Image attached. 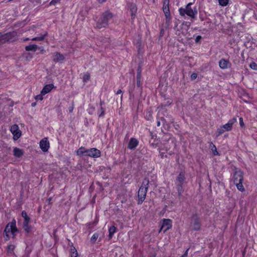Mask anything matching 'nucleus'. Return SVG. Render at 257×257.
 <instances>
[{"instance_id": "obj_19", "label": "nucleus", "mask_w": 257, "mask_h": 257, "mask_svg": "<svg viewBox=\"0 0 257 257\" xmlns=\"http://www.w3.org/2000/svg\"><path fill=\"white\" fill-rule=\"evenodd\" d=\"M13 152L14 155L17 158H20L24 155L23 151L17 147L14 148Z\"/></svg>"}, {"instance_id": "obj_40", "label": "nucleus", "mask_w": 257, "mask_h": 257, "mask_svg": "<svg viewBox=\"0 0 257 257\" xmlns=\"http://www.w3.org/2000/svg\"><path fill=\"white\" fill-rule=\"evenodd\" d=\"M4 44V39L2 35V33H0V45Z\"/></svg>"}, {"instance_id": "obj_51", "label": "nucleus", "mask_w": 257, "mask_h": 257, "mask_svg": "<svg viewBox=\"0 0 257 257\" xmlns=\"http://www.w3.org/2000/svg\"><path fill=\"white\" fill-rule=\"evenodd\" d=\"M157 125H158V126H160V121H158V122H157Z\"/></svg>"}, {"instance_id": "obj_35", "label": "nucleus", "mask_w": 257, "mask_h": 257, "mask_svg": "<svg viewBox=\"0 0 257 257\" xmlns=\"http://www.w3.org/2000/svg\"><path fill=\"white\" fill-rule=\"evenodd\" d=\"M43 99V94H42L41 93V94L36 95L35 97V99L37 100H42Z\"/></svg>"}, {"instance_id": "obj_52", "label": "nucleus", "mask_w": 257, "mask_h": 257, "mask_svg": "<svg viewBox=\"0 0 257 257\" xmlns=\"http://www.w3.org/2000/svg\"><path fill=\"white\" fill-rule=\"evenodd\" d=\"M81 16V13H80L79 15V18H80Z\"/></svg>"}, {"instance_id": "obj_15", "label": "nucleus", "mask_w": 257, "mask_h": 257, "mask_svg": "<svg viewBox=\"0 0 257 257\" xmlns=\"http://www.w3.org/2000/svg\"><path fill=\"white\" fill-rule=\"evenodd\" d=\"M64 57L62 54L58 52H55L53 56V60L55 62H62Z\"/></svg>"}, {"instance_id": "obj_48", "label": "nucleus", "mask_w": 257, "mask_h": 257, "mask_svg": "<svg viewBox=\"0 0 257 257\" xmlns=\"http://www.w3.org/2000/svg\"><path fill=\"white\" fill-rule=\"evenodd\" d=\"M36 102H33L32 103V106H35L36 105Z\"/></svg>"}, {"instance_id": "obj_54", "label": "nucleus", "mask_w": 257, "mask_h": 257, "mask_svg": "<svg viewBox=\"0 0 257 257\" xmlns=\"http://www.w3.org/2000/svg\"><path fill=\"white\" fill-rule=\"evenodd\" d=\"M84 16H85L84 15H83V16H82V20L84 19Z\"/></svg>"}, {"instance_id": "obj_23", "label": "nucleus", "mask_w": 257, "mask_h": 257, "mask_svg": "<svg viewBox=\"0 0 257 257\" xmlns=\"http://www.w3.org/2000/svg\"><path fill=\"white\" fill-rule=\"evenodd\" d=\"M47 35V32H45L44 34L41 35L40 36L33 38L31 40L32 41H43Z\"/></svg>"}, {"instance_id": "obj_14", "label": "nucleus", "mask_w": 257, "mask_h": 257, "mask_svg": "<svg viewBox=\"0 0 257 257\" xmlns=\"http://www.w3.org/2000/svg\"><path fill=\"white\" fill-rule=\"evenodd\" d=\"M163 11L167 18H169L170 15L169 10V2L164 1L163 6Z\"/></svg>"}, {"instance_id": "obj_45", "label": "nucleus", "mask_w": 257, "mask_h": 257, "mask_svg": "<svg viewBox=\"0 0 257 257\" xmlns=\"http://www.w3.org/2000/svg\"><path fill=\"white\" fill-rule=\"evenodd\" d=\"M189 248H187V250L185 251V252H184V253L183 254V255L185 257H187V255H188V250H189Z\"/></svg>"}, {"instance_id": "obj_29", "label": "nucleus", "mask_w": 257, "mask_h": 257, "mask_svg": "<svg viewBox=\"0 0 257 257\" xmlns=\"http://www.w3.org/2000/svg\"><path fill=\"white\" fill-rule=\"evenodd\" d=\"M219 5L222 7L226 6L228 3L229 0H218Z\"/></svg>"}, {"instance_id": "obj_26", "label": "nucleus", "mask_w": 257, "mask_h": 257, "mask_svg": "<svg viewBox=\"0 0 257 257\" xmlns=\"http://www.w3.org/2000/svg\"><path fill=\"white\" fill-rule=\"evenodd\" d=\"M15 248V246L13 244H10L7 247V251L8 253L10 254H13L14 253V250Z\"/></svg>"}, {"instance_id": "obj_11", "label": "nucleus", "mask_w": 257, "mask_h": 257, "mask_svg": "<svg viewBox=\"0 0 257 257\" xmlns=\"http://www.w3.org/2000/svg\"><path fill=\"white\" fill-rule=\"evenodd\" d=\"M40 147L41 150L44 152H47L49 148V142L47 138L42 139L40 142Z\"/></svg>"}, {"instance_id": "obj_6", "label": "nucleus", "mask_w": 257, "mask_h": 257, "mask_svg": "<svg viewBox=\"0 0 257 257\" xmlns=\"http://www.w3.org/2000/svg\"><path fill=\"white\" fill-rule=\"evenodd\" d=\"M4 44L6 43H12L15 41L17 39V33L15 31H12L7 33H2Z\"/></svg>"}, {"instance_id": "obj_12", "label": "nucleus", "mask_w": 257, "mask_h": 257, "mask_svg": "<svg viewBox=\"0 0 257 257\" xmlns=\"http://www.w3.org/2000/svg\"><path fill=\"white\" fill-rule=\"evenodd\" d=\"M237 121L236 118H233L227 122L226 124L222 125L225 131H230L232 130L233 124Z\"/></svg>"}, {"instance_id": "obj_31", "label": "nucleus", "mask_w": 257, "mask_h": 257, "mask_svg": "<svg viewBox=\"0 0 257 257\" xmlns=\"http://www.w3.org/2000/svg\"><path fill=\"white\" fill-rule=\"evenodd\" d=\"M249 67L253 70H257V64L255 62H251L249 65Z\"/></svg>"}, {"instance_id": "obj_20", "label": "nucleus", "mask_w": 257, "mask_h": 257, "mask_svg": "<svg viewBox=\"0 0 257 257\" xmlns=\"http://www.w3.org/2000/svg\"><path fill=\"white\" fill-rule=\"evenodd\" d=\"M38 48V46L35 44L29 45L26 46L25 50L27 51H34L36 52Z\"/></svg>"}, {"instance_id": "obj_22", "label": "nucleus", "mask_w": 257, "mask_h": 257, "mask_svg": "<svg viewBox=\"0 0 257 257\" xmlns=\"http://www.w3.org/2000/svg\"><path fill=\"white\" fill-rule=\"evenodd\" d=\"M70 254L71 257H77L78 256V252L76 248L73 247L71 246L70 250Z\"/></svg>"}, {"instance_id": "obj_30", "label": "nucleus", "mask_w": 257, "mask_h": 257, "mask_svg": "<svg viewBox=\"0 0 257 257\" xmlns=\"http://www.w3.org/2000/svg\"><path fill=\"white\" fill-rule=\"evenodd\" d=\"M224 132H225V131L223 127L222 126V125L217 130V136H219L222 134H223Z\"/></svg>"}, {"instance_id": "obj_27", "label": "nucleus", "mask_w": 257, "mask_h": 257, "mask_svg": "<svg viewBox=\"0 0 257 257\" xmlns=\"http://www.w3.org/2000/svg\"><path fill=\"white\" fill-rule=\"evenodd\" d=\"M237 189L240 191H244V188L242 185V182H237V183L234 184Z\"/></svg>"}, {"instance_id": "obj_9", "label": "nucleus", "mask_w": 257, "mask_h": 257, "mask_svg": "<svg viewBox=\"0 0 257 257\" xmlns=\"http://www.w3.org/2000/svg\"><path fill=\"white\" fill-rule=\"evenodd\" d=\"M191 227L195 230H199L200 229L201 224L197 216L193 215L192 217Z\"/></svg>"}, {"instance_id": "obj_17", "label": "nucleus", "mask_w": 257, "mask_h": 257, "mask_svg": "<svg viewBox=\"0 0 257 257\" xmlns=\"http://www.w3.org/2000/svg\"><path fill=\"white\" fill-rule=\"evenodd\" d=\"M138 145V140L135 138H131L128 144V148L132 150L135 149Z\"/></svg>"}, {"instance_id": "obj_43", "label": "nucleus", "mask_w": 257, "mask_h": 257, "mask_svg": "<svg viewBox=\"0 0 257 257\" xmlns=\"http://www.w3.org/2000/svg\"><path fill=\"white\" fill-rule=\"evenodd\" d=\"M239 124L241 127H243L244 125V122L243 121V118L242 117L239 118Z\"/></svg>"}, {"instance_id": "obj_13", "label": "nucleus", "mask_w": 257, "mask_h": 257, "mask_svg": "<svg viewBox=\"0 0 257 257\" xmlns=\"http://www.w3.org/2000/svg\"><path fill=\"white\" fill-rule=\"evenodd\" d=\"M219 65L221 69H226L229 68L231 64L229 61L224 59H221L219 62Z\"/></svg>"}, {"instance_id": "obj_8", "label": "nucleus", "mask_w": 257, "mask_h": 257, "mask_svg": "<svg viewBox=\"0 0 257 257\" xmlns=\"http://www.w3.org/2000/svg\"><path fill=\"white\" fill-rule=\"evenodd\" d=\"M11 133L13 135V139L14 140H17L20 138L22 133L21 131L19 130L18 125L15 124L13 125L10 130Z\"/></svg>"}, {"instance_id": "obj_36", "label": "nucleus", "mask_w": 257, "mask_h": 257, "mask_svg": "<svg viewBox=\"0 0 257 257\" xmlns=\"http://www.w3.org/2000/svg\"><path fill=\"white\" fill-rule=\"evenodd\" d=\"M30 221V218L29 216H27L24 219V221L23 224H29Z\"/></svg>"}, {"instance_id": "obj_25", "label": "nucleus", "mask_w": 257, "mask_h": 257, "mask_svg": "<svg viewBox=\"0 0 257 257\" xmlns=\"http://www.w3.org/2000/svg\"><path fill=\"white\" fill-rule=\"evenodd\" d=\"M90 74L88 73H85L84 74L82 77V80L84 83L87 82L90 79Z\"/></svg>"}, {"instance_id": "obj_21", "label": "nucleus", "mask_w": 257, "mask_h": 257, "mask_svg": "<svg viewBox=\"0 0 257 257\" xmlns=\"http://www.w3.org/2000/svg\"><path fill=\"white\" fill-rule=\"evenodd\" d=\"M130 11L131 12V17L132 19H134L137 12V7L135 5H131L130 6Z\"/></svg>"}, {"instance_id": "obj_53", "label": "nucleus", "mask_w": 257, "mask_h": 257, "mask_svg": "<svg viewBox=\"0 0 257 257\" xmlns=\"http://www.w3.org/2000/svg\"><path fill=\"white\" fill-rule=\"evenodd\" d=\"M160 153L161 154V155H162V157H163V153H162V152H161V151H160Z\"/></svg>"}, {"instance_id": "obj_34", "label": "nucleus", "mask_w": 257, "mask_h": 257, "mask_svg": "<svg viewBox=\"0 0 257 257\" xmlns=\"http://www.w3.org/2000/svg\"><path fill=\"white\" fill-rule=\"evenodd\" d=\"M104 114V110L102 107H101L99 110V114H98L99 117L103 116Z\"/></svg>"}, {"instance_id": "obj_16", "label": "nucleus", "mask_w": 257, "mask_h": 257, "mask_svg": "<svg viewBox=\"0 0 257 257\" xmlns=\"http://www.w3.org/2000/svg\"><path fill=\"white\" fill-rule=\"evenodd\" d=\"M53 87L54 85L52 84H47L43 87L41 93L42 94L45 95L50 92Z\"/></svg>"}, {"instance_id": "obj_49", "label": "nucleus", "mask_w": 257, "mask_h": 257, "mask_svg": "<svg viewBox=\"0 0 257 257\" xmlns=\"http://www.w3.org/2000/svg\"><path fill=\"white\" fill-rule=\"evenodd\" d=\"M30 40V39L29 38H26L25 39H24V41H29V40Z\"/></svg>"}, {"instance_id": "obj_50", "label": "nucleus", "mask_w": 257, "mask_h": 257, "mask_svg": "<svg viewBox=\"0 0 257 257\" xmlns=\"http://www.w3.org/2000/svg\"><path fill=\"white\" fill-rule=\"evenodd\" d=\"M51 199H52V198H51V197H50V198H49L47 200V201L49 202V203H50V201H51Z\"/></svg>"}, {"instance_id": "obj_38", "label": "nucleus", "mask_w": 257, "mask_h": 257, "mask_svg": "<svg viewBox=\"0 0 257 257\" xmlns=\"http://www.w3.org/2000/svg\"><path fill=\"white\" fill-rule=\"evenodd\" d=\"M177 184V190L178 191L179 194H181L182 191V186H181V187H180V185H179V184Z\"/></svg>"}, {"instance_id": "obj_24", "label": "nucleus", "mask_w": 257, "mask_h": 257, "mask_svg": "<svg viewBox=\"0 0 257 257\" xmlns=\"http://www.w3.org/2000/svg\"><path fill=\"white\" fill-rule=\"evenodd\" d=\"M109 237L111 238L113 235L114 233L116 231V227L114 226H111L109 228Z\"/></svg>"}, {"instance_id": "obj_4", "label": "nucleus", "mask_w": 257, "mask_h": 257, "mask_svg": "<svg viewBox=\"0 0 257 257\" xmlns=\"http://www.w3.org/2000/svg\"><path fill=\"white\" fill-rule=\"evenodd\" d=\"M18 231V230L16 226V220H13L12 222L8 223L5 227L4 234L6 236V240H8L10 238L9 233L11 232L13 235V237H14Z\"/></svg>"}, {"instance_id": "obj_41", "label": "nucleus", "mask_w": 257, "mask_h": 257, "mask_svg": "<svg viewBox=\"0 0 257 257\" xmlns=\"http://www.w3.org/2000/svg\"><path fill=\"white\" fill-rule=\"evenodd\" d=\"M137 84L139 86H140V74L137 75Z\"/></svg>"}, {"instance_id": "obj_28", "label": "nucleus", "mask_w": 257, "mask_h": 257, "mask_svg": "<svg viewBox=\"0 0 257 257\" xmlns=\"http://www.w3.org/2000/svg\"><path fill=\"white\" fill-rule=\"evenodd\" d=\"M23 228L27 233H30L31 231V226L29 224H23Z\"/></svg>"}, {"instance_id": "obj_3", "label": "nucleus", "mask_w": 257, "mask_h": 257, "mask_svg": "<svg viewBox=\"0 0 257 257\" xmlns=\"http://www.w3.org/2000/svg\"><path fill=\"white\" fill-rule=\"evenodd\" d=\"M149 184V181L148 179H145L143 180L142 184L138 191L139 204H141L146 198Z\"/></svg>"}, {"instance_id": "obj_33", "label": "nucleus", "mask_w": 257, "mask_h": 257, "mask_svg": "<svg viewBox=\"0 0 257 257\" xmlns=\"http://www.w3.org/2000/svg\"><path fill=\"white\" fill-rule=\"evenodd\" d=\"M98 237V235L97 233H94L91 237V240L92 241H95V240L97 239Z\"/></svg>"}, {"instance_id": "obj_32", "label": "nucleus", "mask_w": 257, "mask_h": 257, "mask_svg": "<svg viewBox=\"0 0 257 257\" xmlns=\"http://www.w3.org/2000/svg\"><path fill=\"white\" fill-rule=\"evenodd\" d=\"M211 150L212 151V152H213V154L215 156V155H217L218 154V153L217 151L215 145H213Z\"/></svg>"}, {"instance_id": "obj_37", "label": "nucleus", "mask_w": 257, "mask_h": 257, "mask_svg": "<svg viewBox=\"0 0 257 257\" xmlns=\"http://www.w3.org/2000/svg\"><path fill=\"white\" fill-rule=\"evenodd\" d=\"M197 77V74L196 73H193L191 75V78L192 80H195Z\"/></svg>"}, {"instance_id": "obj_46", "label": "nucleus", "mask_w": 257, "mask_h": 257, "mask_svg": "<svg viewBox=\"0 0 257 257\" xmlns=\"http://www.w3.org/2000/svg\"><path fill=\"white\" fill-rule=\"evenodd\" d=\"M121 92H122L121 90L120 89H119L117 91L116 94H120V93H121Z\"/></svg>"}, {"instance_id": "obj_44", "label": "nucleus", "mask_w": 257, "mask_h": 257, "mask_svg": "<svg viewBox=\"0 0 257 257\" xmlns=\"http://www.w3.org/2000/svg\"><path fill=\"white\" fill-rule=\"evenodd\" d=\"M201 37L200 36H198L196 38V39H195V42H196V43L200 41V40L201 39Z\"/></svg>"}, {"instance_id": "obj_39", "label": "nucleus", "mask_w": 257, "mask_h": 257, "mask_svg": "<svg viewBox=\"0 0 257 257\" xmlns=\"http://www.w3.org/2000/svg\"><path fill=\"white\" fill-rule=\"evenodd\" d=\"M60 0H52L50 3V5H55L56 4L59 3Z\"/></svg>"}, {"instance_id": "obj_2", "label": "nucleus", "mask_w": 257, "mask_h": 257, "mask_svg": "<svg viewBox=\"0 0 257 257\" xmlns=\"http://www.w3.org/2000/svg\"><path fill=\"white\" fill-rule=\"evenodd\" d=\"M192 5V3H189L186 5L185 8H179V14L182 16H184L185 15H187L188 16L192 18H195L197 14L198 11L196 7L193 8L191 7Z\"/></svg>"}, {"instance_id": "obj_42", "label": "nucleus", "mask_w": 257, "mask_h": 257, "mask_svg": "<svg viewBox=\"0 0 257 257\" xmlns=\"http://www.w3.org/2000/svg\"><path fill=\"white\" fill-rule=\"evenodd\" d=\"M22 216L24 218V219L27 217L28 216L27 212L24 210L22 212Z\"/></svg>"}, {"instance_id": "obj_1", "label": "nucleus", "mask_w": 257, "mask_h": 257, "mask_svg": "<svg viewBox=\"0 0 257 257\" xmlns=\"http://www.w3.org/2000/svg\"><path fill=\"white\" fill-rule=\"evenodd\" d=\"M77 155L82 157L87 156L91 158H98L101 155L100 151L96 148L86 149L81 147L76 152Z\"/></svg>"}, {"instance_id": "obj_18", "label": "nucleus", "mask_w": 257, "mask_h": 257, "mask_svg": "<svg viewBox=\"0 0 257 257\" xmlns=\"http://www.w3.org/2000/svg\"><path fill=\"white\" fill-rule=\"evenodd\" d=\"M185 179V177L184 173H180L176 179V183L179 184V185H180V187H181V185H182Z\"/></svg>"}, {"instance_id": "obj_47", "label": "nucleus", "mask_w": 257, "mask_h": 257, "mask_svg": "<svg viewBox=\"0 0 257 257\" xmlns=\"http://www.w3.org/2000/svg\"><path fill=\"white\" fill-rule=\"evenodd\" d=\"M99 3H104L106 0H98Z\"/></svg>"}, {"instance_id": "obj_10", "label": "nucleus", "mask_w": 257, "mask_h": 257, "mask_svg": "<svg viewBox=\"0 0 257 257\" xmlns=\"http://www.w3.org/2000/svg\"><path fill=\"white\" fill-rule=\"evenodd\" d=\"M242 172L240 170H237L234 172L232 177V180L234 184L237 182H242Z\"/></svg>"}, {"instance_id": "obj_7", "label": "nucleus", "mask_w": 257, "mask_h": 257, "mask_svg": "<svg viewBox=\"0 0 257 257\" xmlns=\"http://www.w3.org/2000/svg\"><path fill=\"white\" fill-rule=\"evenodd\" d=\"M172 220L169 219H163L162 222L161 226L159 232L163 231L165 232L172 227Z\"/></svg>"}, {"instance_id": "obj_55", "label": "nucleus", "mask_w": 257, "mask_h": 257, "mask_svg": "<svg viewBox=\"0 0 257 257\" xmlns=\"http://www.w3.org/2000/svg\"><path fill=\"white\" fill-rule=\"evenodd\" d=\"M164 1L169 2V0H164Z\"/></svg>"}, {"instance_id": "obj_5", "label": "nucleus", "mask_w": 257, "mask_h": 257, "mask_svg": "<svg viewBox=\"0 0 257 257\" xmlns=\"http://www.w3.org/2000/svg\"><path fill=\"white\" fill-rule=\"evenodd\" d=\"M112 18V15L111 13L109 12L105 13L98 20L97 24V27L99 28L105 27Z\"/></svg>"}]
</instances>
